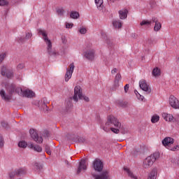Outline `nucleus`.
Returning <instances> with one entry per match:
<instances>
[{
	"instance_id": "f257e3e1",
	"label": "nucleus",
	"mask_w": 179,
	"mask_h": 179,
	"mask_svg": "<svg viewBox=\"0 0 179 179\" xmlns=\"http://www.w3.org/2000/svg\"><path fill=\"white\" fill-rule=\"evenodd\" d=\"M113 127L121 129V122L113 115H109L108 116L107 122L105 124V127H103V129L105 132H108L110 129L114 134H120V129L113 128Z\"/></svg>"
},
{
	"instance_id": "f03ea898",
	"label": "nucleus",
	"mask_w": 179,
	"mask_h": 179,
	"mask_svg": "<svg viewBox=\"0 0 179 179\" xmlns=\"http://www.w3.org/2000/svg\"><path fill=\"white\" fill-rule=\"evenodd\" d=\"M18 87H16V85L15 84H8L6 85V89L8 92V94H6L5 93V90H1L0 91V96L3 100H5V101H9L10 100H12V96H13V93H16V90Z\"/></svg>"
},
{
	"instance_id": "7ed1b4c3",
	"label": "nucleus",
	"mask_w": 179,
	"mask_h": 179,
	"mask_svg": "<svg viewBox=\"0 0 179 179\" xmlns=\"http://www.w3.org/2000/svg\"><path fill=\"white\" fill-rule=\"evenodd\" d=\"M159 157H160L159 152H155L153 155L148 156L143 162V169H150V167L153 166V163H155Z\"/></svg>"
},
{
	"instance_id": "20e7f679",
	"label": "nucleus",
	"mask_w": 179,
	"mask_h": 179,
	"mask_svg": "<svg viewBox=\"0 0 179 179\" xmlns=\"http://www.w3.org/2000/svg\"><path fill=\"white\" fill-rule=\"evenodd\" d=\"M78 96L80 100H85V101L89 102V97L83 96L82 93V88L80 86H76L74 88V95L73 96V100L78 103Z\"/></svg>"
},
{
	"instance_id": "39448f33",
	"label": "nucleus",
	"mask_w": 179,
	"mask_h": 179,
	"mask_svg": "<svg viewBox=\"0 0 179 179\" xmlns=\"http://www.w3.org/2000/svg\"><path fill=\"white\" fill-rule=\"evenodd\" d=\"M16 93L19 94V96H22V97H28L31 99V97H34V92L30 90H24L22 88L18 87L15 90Z\"/></svg>"
},
{
	"instance_id": "423d86ee",
	"label": "nucleus",
	"mask_w": 179,
	"mask_h": 179,
	"mask_svg": "<svg viewBox=\"0 0 179 179\" xmlns=\"http://www.w3.org/2000/svg\"><path fill=\"white\" fill-rule=\"evenodd\" d=\"M1 73L2 76H5L8 79H12L13 78V71L6 65L1 67Z\"/></svg>"
},
{
	"instance_id": "0eeeda50",
	"label": "nucleus",
	"mask_w": 179,
	"mask_h": 179,
	"mask_svg": "<svg viewBox=\"0 0 179 179\" xmlns=\"http://www.w3.org/2000/svg\"><path fill=\"white\" fill-rule=\"evenodd\" d=\"M29 134L31 135V137L36 143H43V137L38 136V133L37 132V130L34 129H31L29 130Z\"/></svg>"
},
{
	"instance_id": "6e6552de",
	"label": "nucleus",
	"mask_w": 179,
	"mask_h": 179,
	"mask_svg": "<svg viewBox=\"0 0 179 179\" xmlns=\"http://www.w3.org/2000/svg\"><path fill=\"white\" fill-rule=\"evenodd\" d=\"M92 167L95 171H98V173H101L103 171V162L99 159H95L92 163Z\"/></svg>"
},
{
	"instance_id": "1a4fd4ad",
	"label": "nucleus",
	"mask_w": 179,
	"mask_h": 179,
	"mask_svg": "<svg viewBox=\"0 0 179 179\" xmlns=\"http://www.w3.org/2000/svg\"><path fill=\"white\" fill-rule=\"evenodd\" d=\"M139 86L143 92H145L147 94H149L152 92V89L146 83V80H143L139 82Z\"/></svg>"
},
{
	"instance_id": "9d476101",
	"label": "nucleus",
	"mask_w": 179,
	"mask_h": 179,
	"mask_svg": "<svg viewBox=\"0 0 179 179\" xmlns=\"http://www.w3.org/2000/svg\"><path fill=\"white\" fill-rule=\"evenodd\" d=\"M169 104L172 108H179V101L173 95H171L169 97Z\"/></svg>"
},
{
	"instance_id": "9b49d317",
	"label": "nucleus",
	"mask_w": 179,
	"mask_h": 179,
	"mask_svg": "<svg viewBox=\"0 0 179 179\" xmlns=\"http://www.w3.org/2000/svg\"><path fill=\"white\" fill-rule=\"evenodd\" d=\"M75 69V65L71 63L69 65V69H67V71L65 75V82H68L71 78H72V73H73V70Z\"/></svg>"
},
{
	"instance_id": "f8f14e48",
	"label": "nucleus",
	"mask_w": 179,
	"mask_h": 179,
	"mask_svg": "<svg viewBox=\"0 0 179 179\" xmlns=\"http://www.w3.org/2000/svg\"><path fill=\"white\" fill-rule=\"evenodd\" d=\"M82 170H83L84 171H86V170H87V164H86V159H82L80 162L76 174H80V173H82Z\"/></svg>"
},
{
	"instance_id": "ddd939ff",
	"label": "nucleus",
	"mask_w": 179,
	"mask_h": 179,
	"mask_svg": "<svg viewBox=\"0 0 179 179\" xmlns=\"http://www.w3.org/2000/svg\"><path fill=\"white\" fill-rule=\"evenodd\" d=\"M92 177L95 179H108L110 178V174L108 171H103L101 175L92 174Z\"/></svg>"
},
{
	"instance_id": "4468645a",
	"label": "nucleus",
	"mask_w": 179,
	"mask_h": 179,
	"mask_svg": "<svg viewBox=\"0 0 179 179\" xmlns=\"http://www.w3.org/2000/svg\"><path fill=\"white\" fill-rule=\"evenodd\" d=\"M121 73H118L116 74L113 82V90H117V89L120 87V81L121 80Z\"/></svg>"
},
{
	"instance_id": "2eb2a0df",
	"label": "nucleus",
	"mask_w": 179,
	"mask_h": 179,
	"mask_svg": "<svg viewBox=\"0 0 179 179\" xmlns=\"http://www.w3.org/2000/svg\"><path fill=\"white\" fill-rule=\"evenodd\" d=\"M38 34H41L43 37V40L47 45L49 44V46L51 45V41L48 39V35H47V32L43 29H39L38 31Z\"/></svg>"
},
{
	"instance_id": "dca6fc26",
	"label": "nucleus",
	"mask_w": 179,
	"mask_h": 179,
	"mask_svg": "<svg viewBox=\"0 0 179 179\" xmlns=\"http://www.w3.org/2000/svg\"><path fill=\"white\" fill-rule=\"evenodd\" d=\"M174 143V138L171 137H166L164 140H162V145L165 146V148H169L171 145Z\"/></svg>"
},
{
	"instance_id": "f3484780",
	"label": "nucleus",
	"mask_w": 179,
	"mask_h": 179,
	"mask_svg": "<svg viewBox=\"0 0 179 179\" xmlns=\"http://www.w3.org/2000/svg\"><path fill=\"white\" fill-rule=\"evenodd\" d=\"M47 45H48L47 51L49 55L52 57H55V55H57V53L55 50H52V43H50H50H48Z\"/></svg>"
},
{
	"instance_id": "a211bd4d",
	"label": "nucleus",
	"mask_w": 179,
	"mask_h": 179,
	"mask_svg": "<svg viewBox=\"0 0 179 179\" xmlns=\"http://www.w3.org/2000/svg\"><path fill=\"white\" fill-rule=\"evenodd\" d=\"M120 19L124 20L128 17V9L124 8L119 10Z\"/></svg>"
},
{
	"instance_id": "6ab92c4d",
	"label": "nucleus",
	"mask_w": 179,
	"mask_h": 179,
	"mask_svg": "<svg viewBox=\"0 0 179 179\" xmlns=\"http://www.w3.org/2000/svg\"><path fill=\"white\" fill-rule=\"evenodd\" d=\"M85 57L87 58V59L92 60L93 58H94V50H90L86 52Z\"/></svg>"
},
{
	"instance_id": "aec40b11",
	"label": "nucleus",
	"mask_w": 179,
	"mask_h": 179,
	"mask_svg": "<svg viewBox=\"0 0 179 179\" xmlns=\"http://www.w3.org/2000/svg\"><path fill=\"white\" fill-rule=\"evenodd\" d=\"M28 148L30 149H34L35 152H42L43 150V148H41V147H40L38 145H34L33 143L28 144Z\"/></svg>"
},
{
	"instance_id": "412c9836",
	"label": "nucleus",
	"mask_w": 179,
	"mask_h": 179,
	"mask_svg": "<svg viewBox=\"0 0 179 179\" xmlns=\"http://www.w3.org/2000/svg\"><path fill=\"white\" fill-rule=\"evenodd\" d=\"M152 76H155V78H157L162 75V71L159 67H155L153 69L152 71Z\"/></svg>"
},
{
	"instance_id": "4be33fe9",
	"label": "nucleus",
	"mask_w": 179,
	"mask_h": 179,
	"mask_svg": "<svg viewBox=\"0 0 179 179\" xmlns=\"http://www.w3.org/2000/svg\"><path fill=\"white\" fill-rule=\"evenodd\" d=\"M157 178V169H153L150 173L148 179H156Z\"/></svg>"
},
{
	"instance_id": "5701e85b",
	"label": "nucleus",
	"mask_w": 179,
	"mask_h": 179,
	"mask_svg": "<svg viewBox=\"0 0 179 179\" xmlns=\"http://www.w3.org/2000/svg\"><path fill=\"white\" fill-rule=\"evenodd\" d=\"M17 177L27 174V169L26 168H20L16 170Z\"/></svg>"
},
{
	"instance_id": "b1692460",
	"label": "nucleus",
	"mask_w": 179,
	"mask_h": 179,
	"mask_svg": "<svg viewBox=\"0 0 179 179\" xmlns=\"http://www.w3.org/2000/svg\"><path fill=\"white\" fill-rule=\"evenodd\" d=\"M124 171H126L129 176V177H130V178L132 179H138V176H135L134 174V173H132V171H131V170H129V169L128 168H124Z\"/></svg>"
},
{
	"instance_id": "393cba45",
	"label": "nucleus",
	"mask_w": 179,
	"mask_h": 179,
	"mask_svg": "<svg viewBox=\"0 0 179 179\" xmlns=\"http://www.w3.org/2000/svg\"><path fill=\"white\" fill-rule=\"evenodd\" d=\"M80 15H79V13L78 11H71L70 13V17L71 19H79V17Z\"/></svg>"
},
{
	"instance_id": "a878e982",
	"label": "nucleus",
	"mask_w": 179,
	"mask_h": 179,
	"mask_svg": "<svg viewBox=\"0 0 179 179\" xmlns=\"http://www.w3.org/2000/svg\"><path fill=\"white\" fill-rule=\"evenodd\" d=\"M113 24L116 29H121L122 27V22L120 20L113 21Z\"/></svg>"
},
{
	"instance_id": "bb28decb",
	"label": "nucleus",
	"mask_w": 179,
	"mask_h": 179,
	"mask_svg": "<svg viewBox=\"0 0 179 179\" xmlns=\"http://www.w3.org/2000/svg\"><path fill=\"white\" fill-rule=\"evenodd\" d=\"M95 3L99 10H101V9H103V0H95Z\"/></svg>"
},
{
	"instance_id": "cd10ccee",
	"label": "nucleus",
	"mask_w": 179,
	"mask_h": 179,
	"mask_svg": "<svg viewBox=\"0 0 179 179\" xmlns=\"http://www.w3.org/2000/svg\"><path fill=\"white\" fill-rule=\"evenodd\" d=\"M10 179H15V177H17V171H11L8 173Z\"/></svg>"
},
{
	"instance_id": "c85d7f7f",
	"label": "nucleus",
	"mask_w": 179,
	"mask_h": 179,
	"mask_svg": "<svg viewBox=\"0 0 179 179\" xmlns=\"http://www.w3.org/2000/svg\"><path fill=\"white\" fill-rule=\"evenodd\" d=\"M152 24V21H148V20H143L140 23V26H150Z\"/></svg>"
},
{
	"instance_id": "c756f323",
	"label": "nucleus",
	"mask_w": 179,
	"mask_h": 179,
	"mask_svg": "<svg viewBox=\"0 0 179 179\" xmlns=\"http://www.w3.org/2000/svg\"><path fill=\"white\" fill-rule=\"evenodd\" d=\"M162 29V23L161 22H157V24H155L154 27V31H159Z\"/></svg>"
},
{
	"instance_id": "7c9ffc66",
	"label": "nucleus",
	"mask_w": 179,
	"mask_h": 179,
	"mask_svg": "<svg viewBox=\"0 0 179 179\" xmlns=\"http://www.w3.org/2000/svg\"><path fill=\"white\" fill-rule=\"evenodd\" d=\"M18 146L19 148H27V143L24 141H20L18 143Z\"/></svg>"
},
{
	"instance_id": "2f4dec72",
	"label": "nucleus",
	"mask_w": 179,
	"mask_h": 179,
	"mask_svg": "<svg viewBox=\"0 0 179 179\" xmlns=\"http://www.w3.org/2000/svg\"><path fill=\"white\" fill-rule=\"evenodd\" d=\"M65 12V10L64 8H58L57 10V13L59 15V16H64V13Z\"/></svg>"
},
{
	"instance_id": "473e14b6",
	"label": "nucleus",
	"mask_w": 179,
	"mask_h": 179,
	"mask_svg": "<svg viewBox=\"0 0 179 179\" xmlns=\"http://www.w3.org/2000/svg\"><path fill=\"white\" fill-rule=\"evenodd\" d=\"M159 117L157 116V115H154L152 117V119H151V122H152L153 124L157 122V121H159Z\"/></svg>"
},
{
	"instance_id": "72a5a7b5",
	"label": "nucleus",
	"mask_w": 179,
	"mask_h": 179,
	"mask_svg": "<svg viewBox=\"0 0 179 179\" xmlns=\"http://www.w3.org/2000/svg\"><path fill=\"white\" fill-rule=\"evenodd\" d=\"M118 104L120 107H127V106H128V102L119 101Z\"/></svg>"
},
{
	"instance_id": "f704fd0d",
	"label": "nucleus",
	"mask_w": 179,
	"mask_h": 179,
	"mask_svg": "<svg viewBox=\"0 0 179 179\" xmlns=\"http://www.w3.org/2000/svg\"><path fill=\"white\" fill-rule=\"evenodd\" d=\"M41 107L44 113H48V106H47V104H45V103H43Z\"/></svg>"
},
{
	"instance_id": "c9c22d12",
	"label": "nucleus",
	"mask_w": 179,
	"mask_h": 179,
	"mask_svg": "<svg viewBox=\"0 0 179 179\" xmlns=\"http://www.w3.org/2000/svg\"><path fill=\"white\" fill-rule=\"evenodd\" d=\"M6 57V52H3V53L0 54V62H2V61H3V59H5Z\"/></svg>"
},
{
	"instance_id": "e433bc0d",
	"label": "nucleus",
	"mask_w": 179,
	"mask_h": 179,
	"mask_svg": "<svg viewBox=\"0 0 179 179\" xmlns=\"http://www.w3.org/2000/svg\"><path fill=\"white\" fill-rule=\"evenodd\" d=\"M34 166L37 170H41V169H43V166L37 162L34 164Z\"/></svg>"
},
{
	"instance_id": "4c0bfd02",
	"label": "nucleus",
	"mask_w": 179,
	"mask_h": 179,
	"mask_svg": "<svg viewBox=\"0 0 179 179\" xmlns=\"http://www.w3.org/2000/svg\"><path fill=\"white\" fill-rule=\"evenodd\" d=\"M87 31V29H86V28H80L79 29V32L80 33V34H86Z\"/></svg>"
},
{
	"instance_id": "58836bf2",
	"label": "nucleus",
	"mask_w": 179,
	"mask_h": 179,
	"mask_svg": "<svg viewBox=\"0 0 179 179\" xmlns=\"http://www.w3.org/2000/svg\"><path fill=\"white\" fill-rule=\"evenodd\" d=\"M45 149L46 153H48V155H51V150H50V145H46L45 146Z\"/></svg>"
},
{
	"instance_id": "ea45409f",
	"label": "nucleus",
	"mask_w": 179,
	"mask_h": 179,
	"mask_svg": "<svg viewBox=\"0 0 179 179\" xmlns=\"http://www.w3.org/2000/svg\"><path fill=\"white\" fill-rule=\"evenodd\" d=\"M8 5V1L6 0H0V6H5Z\"/></svg>"
},
{
	"instance_id": "a19ab883",
	"label": "nucleus",
	"mask_w": 179,
	"mask_h": 179,
	"mask_svg": "<svg viewBox=\"0 0 179 179\" xmlns=\"http://www.w3.org/2000/svg\"><path fill=\"white\" fill-rule=\"evenodd\" d=\"M162 117L164 120H166V121H169V113H162Z\"/></svg>"
},
{
	"instance_id": "79ce46f5",
	"label": "nucleus",
	"mask_w": 179,
	"mask_h": 179,
	"mask_svg": "<svg viewBox=\"0 0 179 179\" xmlns=\"http://www.w3.org/2000/svg\"><path fill=\"white\" fill-rule=\"evenodd\" d=\"M3 137L0 134V148H3Z\"/></svg>"
},
{
	"instance_id": "37998d69",
	"label": "nucleus",
	"mask_w": 179,
	"mask_h": 179,
	"mask_svg": "<svg viewBox=\"0 0 179 179\" xmlns=\"http://www.w3.org/2000/svg\"><path fill=\"white\" fill-rule=\"evenodd\" d=\"M179 150V145H176L173 148H169V150H172V152H177Z\"/></svg>"
},
{
	"instance_id": "c03bdc74",
	"label": "nucleus",
	"mask_w": 179,
	"mask_h": 179,
	"mask_svg": "<svg viewBox=\"0 0 179 179\" xmlns=\"http://www.w3.org/2000/svg\"><path fill=\"white\" fill-rule=\"evenodd\" d=\"M66 29H72V27H73V23L66 22Z\"/></svg>"
},
{
	"instance_id": "a18cd8bd",
	"label": "nucleus",
	"mask_w": 179,
	"mask_h": 179,
	"mask_svg": "<svg viewBox=\"0 0 179 179\" xmlns=\"http://www.w3.org/2000/svg\"><path fill=\"white\" fill-rule=\"evenodd\" d=\"M173 120H174V117L173 116V115L169 114L168 115V121L169 122H171L172 121H173Z\"/></svg>"
},
{
	"instance_id": "49530a36",
	"label": "nucleus",
	"mask_w": 179,
	"mask_h": 179,
	"mask_svg": "<svg viewBox=\"0 0 179 179\" xmlns=\"http://www.w3.org/2000/svg\"><path fill=\"white\" fill-rule=\"evenodd\" d=\"M79 143H85L86 142V139L83 137H80L78 138Z\"/></svg>"
},
{
	"instance_id": "de8ad7c7",
	"label": "nucleus",
	"mask_w": 179,
	"mask_h": 179,
	"mask_svg": "<svg viewBox=\"0 0 179 179\" xmlns=\"http://www.w3.org/2000/svg\"><path fill=\"white\" fill-rule=\"evenodd\" d=\"M23 68H24V64H20L17 66V69H18V71L23 69Z\"/></svg>"
},
{
	"instance_id": "09e8293b",
	"label": "nucleus",
	"mask_w": 179,
	"mask_h": 179,
	"mask_svg": "<svg viewBox=\"0 0 179 179\" xmlns=\"http://www.w3.org/2000/svg\"><path fill=\"white\" fill-rule=\"evenodd\" d=\"M31 33H27L25 36V40H29V38H31Z\"/></svg>"
},
{
	"instance_id": "8fccbe9b",
	"label": "nucleus",
	"mask_w": 179,
	"mask_h": 179,
	"mask_svg": "<svg viewBox=\"0 0 179 179\" xmlns=\"http://www.w3.org/2000/svg\"><path fill=\"white\" fill-rule=\"evenodd\" d=\"M147 43L148 44H153V43H155V39L152 38H149L148 40H147Z\"/></svg>"
},
{
	"instance_id": "3c124183",
	"label": "nucleus",
	"mask_w": 179,
	"mask_h": 179,
	"mask_svg": "<svg viewBox=\"0 0 179 179\" xmlns=\"http://www.w3.org/2000/svg\"><path fill=\"white\" fill-rule=\"evenodd\" d=\"M152 22L153 23H155V24H156L157 23H159V20L157 19V17H153L152 18Z\"/></svg>"
},
{
	"instance_id": "603ef678",
	"label": "nucleus",
	"mask_w": 179,
	"mask_h": 179,
	"mask_svg": "<svg viewBox=\"0 0 179 179\" xmlns=\"http://www.w3.org/2000/svg\"><path fill=\"white\" fill-rule=\"evenodd\" d=\"M105 40L108 45H111V44H113V42H111V41L107 36L105 38Z\"/></svg>"
},
{
	"instance_id": "864d4df0",
	"label": "nucleus",
	"mask_w": 179,
	"mask_h": 179,
	"mask_svg": "<svg viewBox=\"0 0 179 179\" xmlns=\"http://www.w3.org/2000/svg\"><path fill=\"white\" fill-rule=\"evenodd\" d=\"M128 90H129V84H127L124 86V92H125V93H128Z\"/></svg>"
},
{
	"instance_id": "5fc2aeb1",
	"label": "nucleus",
	"mask_w": 179,
	"mask_h": 179,
	"mask_svg": "<svg viewBox=\"0 0 179 179\" xmlns=\"http://www.w3.org/2000/svg\"><path fill=\"white\" fill-rule=\"evenodd\" d=\"M118 72V69L115 68L111 71V73L112 75H115V73H117Z\"/></svg>"
},
{
	"instance_id": "6e6d98bb",
	"label": "nucleus",
	"mask_w": 179,
	"mask_h": 179,
	"mask_svg": "<svg viewBox=\"0 0 179 179\" xmlns=\"http://www.w3.org/2000/svg\"><path fill=\"white\" fill-rule=\"evenodd\" d=\"M24 40H26V38L24 37L18 38V42L19 43H23V41H24Z\"/></svg>"
},
{
	"instance_id": "4d7b16f0",
	"label": "nucleus",
	"mask_w": 179,
	"mask_h": 179,
	"mask_svg": "<svg viewBox=\"0 0 179 179\" xmlns=\"http://www.w3.org/2000/svg\"><path fill=\"white\" fill-rule=\"evenodd\" d=\"M1 125L3 128H6L8 127V123L6 122H1Z\"/></svg>"
},
{
	"instance_id": "13d9d810",
	"label": "nucleus",
	"mask_w": 179,
	"mask_h": 179,
	"mask_svg": "<svg viewBox=\"0 0 179 179\" xmlns=\"http://www.w3.org/2000/svg\"><path fill=\"white\" fill-rule=\"evenodd\" d=\"M62 41L63 44H65L66 43V38L65 36H62Z\"/></svg>"
},
{
	"instance_id": "bf43d9fd",
	"label": "nucleus",
	"mask_w": 179,
	"mask_h": 179,
	"mask_svg": "<svg viewBox=\"0 0 179 179\" xmlns=\"http://www.w3.org/2000/svg\"><path fill=\"white\" fill-rule=\"evenodd\" d=\"M67 106H69V107H72V102L71 101H69L67 102Z\"/></svg>"
},
{
	"instance_id": "052dcab7",
	"label": "nucleus",
	"mask_w": 179,
	"mask_h": 179,
	"mask_svg": "<svg viewBox=\"0 0 179 179\" xmlns=\"http://www.w3.org/2000/svg\"><path fill=\"white\" fill-rule=\"evenodd\" d=\"M109 3H114V0H110Z\"/></svg>"
},
{
	"instance_id": "680f3d73",
	"label": "nucleus",
	"mask_w": 179,
	"mask_h": 179,
	"mask_svg": "<svg viewBox=\"0 0 179 179\" xmlns=\"http://www.w3.org/2000/svg\"><path fill=\"white\" fill-rule=\"evenodd\" d=\"M140 100H142V101H143V96H142L141 95H140Z\"/></svg>"
},
{
	"instance_id": "e2e57ef3",
	"label": "nucleus",
	"mask_w": 179,
	"mask_h": 179,
	"mask_svg": "<svg viewBox=\"0 0 179 179\" xmlns=\"http://www.w3.org/2000/svg\"><path fill=\"white\" fill-rule=\"evenodd\" d=\"M152 3H153L154 5H156V2H155V1H152Z\"/></svg>"
},
{
	"instance_id": "0e129e2a",
	"label": "nucleus",
	"mask_w": 179,
	"mask_h": 179,
	"mask_svg": "<svg viewBox=\"0 0 179 179\" xmlns=\"http://www.w3.org/2000/svg\"><path fill=\"white\" fill-rule=\"evenodd\" d=\"M134 92L136 93V94H137L136 93L138 92V91L136 90V91H134Z\"/></svg>"
},
{
	"instance_id": "69168bd1",
	"label": "nucleus",
	"mask_w": 179,
	"mask_h": 179,
	"mask_svg": "<svg viewBox=\"0 0 179 179\" xmlns=\"http://www.w3.org/2000/svg\"><path fill=\"white\" fill-rule=\"evenodd\" d=\"M137 94H138L139 96H141V94H139V92H137Z\"/></svg>"
},
{
	"instance_id": "338daca9",
	"label": "nucleus",
	"mask_w": 179,
	"mask_h": 179,
	"mask_svg": "<svg viewBox=\"0 0 179 179\" xmlns=\"http://www.w3.org/2000/svg\"><path fill=\"white\" fill-rule=\"evenodd\" d=\"M137 94H138L139 96H141V94H139V92H137Z\"/></svg>"
},
{
	"instance_id": "774afa93",
	"label": "nucleus",
	"mask_w": 179,
	"mask_h": 179,
	"mask_svg": "<svg viewBox=\"0 0 179 179\" xmlns=\"http://www.w3.org/2000/svg\"><path fill=\"white\" fill-rule=\"evenodd\" d=\"M152 8H155V6H151Z\"/></svg>"
}]
</instances>
